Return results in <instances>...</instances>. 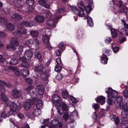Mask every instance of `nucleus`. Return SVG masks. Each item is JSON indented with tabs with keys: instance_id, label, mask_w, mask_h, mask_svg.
<instances>
[{
	"instance_id": "38",
	"label": "nucleus",
	"mask_w": 128,
	"mask_h": 128,
	"mask_svg": "<svg viewBox=\"0 0 128 128\" xmlns=\"http://www.w3.org/2000/svg\"><path fill=\"white\" fill-rule=\"evenodd\" d=\"M108 100L107 101L108 104L110 105H113L115 104V100L110 98V97H108Z\"/></svg>"
},
{
	"instance_id": "14",
	"label": "nucleus",
	"mask_w": 128,
	"mask_h": 128,
	"mask_svg": "<svg viewBox=\"0 0 128 128\" xmlns=\"http://www.w3.org/2000/svg\"><path fill=\"white\" fill-rule=\"evenodd\" d=\"M41 77L45 81H47L48 77L50 76L49 72L45 71L44 72H43L41 74Z\"/></svg>"
},
{
	"instance_id": "2",
	"label": "nucleus",
	"mask_w": 128,
	"mask_h": 128,
	"mask_svg": "<svg viewBox=\"0 0 128 128\" xmlns=\"http://www.w3.org/2000/svg\"><path fill=\"white\" fill-rule=\"evenodd\" d=\"M51 33L50 30L49 28H46L45 30V34L42 36V40L44 43L46 44H48L49 42L50 36Z\"/></svg>"
},
{
	"instance_id": "41",
	"label": "nucleus",
	"mask_w": 128,
	"mask_h": 128,
	"mask_svg": "<svg viewBox=\"0 0 128 128\" xmlns=\"http://www.w3.org/2000/svg\"><path fill=\"white\" fill-rule=\"evenodd\" d=\"M2 100L4 102H6L7 103L6 105H8L9 100L7 98V97L5 95L3 94L2 96Z\"/></svg>"
},
{
	"instance_id": "44",
	"label": "nucleus",
	"mask_w": 128,
	"mask_h": 128,
	"mask_svg": "<svg viewBox=\"0 0 128 128\" xmlns=\"http://www.w3.org/2000/svg\"><path fill=\"white\" fill-rule=\"evenodd\" d=\"M21 24L22 26L26 27H30L31 26L30 23L26 21L22 22Z\"/></svg>"
},
{
	"instance_id": "13",
	"label": "nucleus",
	"mask_w": 128,
	"mask_h": 128,
	"mask_svg": "<svg viewBox=\"0 0 128 128\" xmlns=\"http://www.w3.org/2000/svg\"><path fill=\"white\" fill-rule=\"evenodd\" d=\"M12 95L14 98H17L21 96L22 94L20 91L14 90L12 91Z\"/></svg>"
},
{
	"instance_id": "57",
	"label": "nucleus",
	"mask_w": 128,
	"mask_h": 128,
	"mask_svg": "<svg viewBox=\"0 0 128 128\" xmlns=\"http://www.w3.org/2000/svg\"><path fill=\"white\" fill-rule=\"evenodd\" d=\"M33 43V40L32 39H30L26 41L24 43L25 45L28 46L30 44H32Z\"/></svg>"
},
{
	"instance_id": "24",
	"label": "nucleus",
	"mask_w": 128,
	"mask_h": 128,
	"mask_svg": "<svg viewBox=\"0 0 128 128\" xmlns=\"http://www.w3.org/2000/svg\"><path fill=\"white\" fill-rule=\"evenodd\" d=\"M105 98L102 96H99L98 97L96 100L97 102L101 104L102 105L104 104L105 102Z\"/></svg>"
},
{
	"instance_id": "59",
	"label": "nucleus",
	"mask_w": 128,
	"mask_h": 128,
	"mask_svg": "<svg viewBox=\"0 0 128 128\" xmlns=\"http://www.w3.org/2000/svg\"><path fill=\"white\" fill-rule=\"evenodd\" d=\"M68 118L69 116L68 114L66 112L64 113L63 116V119L66 121L68 120Z\"/></svg>"
},
{
	"instance_id": "23",
	"label": "nucleus",
	"mask_w": 128,
	"mask_h": 128,
	"mask_svg": "<svg viewBox=\"0 0 128 128\" xmlns=\"http://www.w3.org/2000/svg\"><path fill=\"white\" fill-rule=\"evenodd\" d=\"M119 12L121 13H124L126 16L128 15V8L126 7H124L119 9Z\"/></svg>"
},
{
	"instance_id": "6",
	"label": "nucleus",
	"mask_w": 128,
	"mask_h": 128,
	"mask_svg": "<svg viewBox=\"0 0 128 128\" xmlns=\"http://www.w3.org/2000/svg\"><path fill=\"white\" fill-rule=\"evenodd\" d=\"M52 99L53 101L56 103L57 106L61 105L62 103V100L57 95L55 94L52 97Z\"/></svg>"
},
{
	"instance_id": "32",
	"label": "nucleus",
	"mask_w": 128,
	"mask_h": 128,
	"mask_svg": "<svg viewBox=\"0 0 128 128\" xmlns=\"http://www.w3.org/2000/svg\"><path fill=\"white\" fill-rule=\"evenodd\" d=\"M17 105L14 102H12L10 106V108L11 110L14 112H15L17 108Z\"/></svg>"
},
{
	"instance_id": "5",
	"label": "nucleus",
	"mask_w": 128,
	"mask_h": 128,
	"mask_svg": "<svg viewBox=\"0 0 128 128\" xmlns=\"http://www.w3.org/2000/svg\"><path fill=\"white\" fill-rule=\"evenodd\" d=\"M119 106L123 114H126L128 112V102H126L125 104L123 103L120 104Z\"/></svg>"
},
{
	"instance_id": "46",
	"label": "nucleus",
	"mask_w": 128,
	"mask_h": 128,
	"mask_svg": "<svg viewBox=\"0 0 128 128\" xmlns=\"http://www.w3.org/2000/svg\"><path fill=\"white\" fill-rule=\"evenodd\" d=\"M62 66L57 64L55 66L54 68L55 70L58 72H60L62 69Z\"/></svg>"
},
{
	"instance_id": "64",
	"label": "nucleus",
	"mask_w": 128,
	"mask_h": 128,
	"mask_svg": "<svg viewBox=\"0 0 128 128\" xmlns=\"http://www.w3.org/2000/svg\"><path fill=\"white\" fill-rule=\"evenodd\" d=\"M70 98L72 102L76 103H77L78 102V100L73 96H70Z\"/></svg>"
},
{
	"instance_id": "16",
	"label": "nucleus",
	"mask_w": 128,
	"mask_h": 128,
	"mask_svg": "<svg viewBox=\"0 0 128 128\" xmlns=\"http://www.w3.org/2000/svg\"><path fill=\"white\" fill-rule=\"evenodd\" d=\"M34 68L35 70L38 72H42L44 68L43 65L40 63L36 65Z\"/></svg>"
},
{
	"instance_id": "28",
	"label": "nucleus",
	"mask_w": 128,
	"mask_h": 128,
	"mask_svg": "<svg viewBox=\"0 0 128 128\" xmlns=\"http://www.w3.org/2000/svg\"><path fill=\"white\" fill-rule=\"evenodd\" d=\"M71 10L74 14L76 15H78L79 13V10L78 8L76 6H70Z\"/></svg>"
},
{
	"instance_id": "37",
	"label": "nucleus",
	"mask_w": 128,
	"mask_h": 128,
	"mask_svg": "<svg viewBox=\"0 0 128 128\" xmlns=\"http://www.w3.org/2000/svg\"><path fill=\"white\" fill-rule=\"evenodd\" d=\"M8 22V20L6 18L0 17V23L2 25H6Z\"/></svg>"
},
{
	"instance_id": "55",
	"label": "nucleus",
	"mask_w": 128,
	"mask_h": 128,
	"mask_svg": "<svg viewBox=\"0 0 128 128\" xmlns=\"http://www.w3.org/2000/svg\"><path fill=\"white\" fill-rule=\"evenodd\" d=\"M34 88V86L32 85L29 86L26 88L25 90L26 92L28 93L30 92L31 90Z\"/></svg>"
},
{
	"instance_id": "60",
	"label": "nucleus",
	"mask_w": 128,
	"mask_h": 128,
	"mask_svg": "<svg viewBox=\"0 0 128 128\" xmlns=\"http://www.w3.org/2000/svg\"><path fill=\"white\" fill-rule=\"evenodd\" d=\"M25 81L27 83L29 84H32L33 83V80L30 78H26Z\"/></svg>"
},
{
	"instance_id": "58",
	"label": "nucleus",
	"mask_w": 128,
	"mask_h": 128,
	"mask_svg": "<svg viewBox=\"0 0 128 128\" xmlns=\"http://www.w3.org/2000/svg\"><path fill=\"white\" fill-rule=\"evenodd\" d=\"M32 40H33V44H34L37 46L39 45L40 42L39 40L38 39L36 38H35L33 39Z\"/></svg>"
},
{
	"instance_id": "49",
	"label": "nucleus",
	"mask_w": 128,
	"mask_h": 128,
	"mask_svg": "<svg viewBox=\"0 0 128 128\" xmlns=\"http://www.w3.org/2000/svg\"><path fill=\"white\" fill-rule=\"evenodd\" d=\"M21 66H22L26 67L28 68L30 66V64L27 61H25L22 62L21 64Z\"/></svg>"
},
{
	"instance_id": "34",
	"label": "nucleus",
	"mask_w": 128,
	"mask_h": 128,
	"mask_svg": "<svg viewBox=\"0 0 128 128\" xmlns=\"http://www.w3.org/2000/svg\"><path fill=\"white\" fill-rule=\"evenodd\" d=\"M111 34L113 38H116L118 36L117 30H116L112 28L110 30Z\"/></svg>"
},
{
	"instance_id": "51",
	"label": "nucleus",
	"mask_w": 128,
	"mask_h": 128,
	"mask_svg": "<svg viewBox=\"0 0 128 128\" xmlns=\"http://www.w3.org/2000/svg\"><path fill=\"white\" fill-rule=\"evenodd\" d=\"M18 62V61L14 58H13L11 59L10 62V63L11 64L15 65Z\"/></svg>"
},
{
	"instance_id": "39",
	"label": "nucleus",
	"mask_w": 128,
	"mask_h": 128,
	"mask_svg": "<svg viewBox=\"0 0 128 128\" xmlns=\"http://www.w3.org/2000/svg\"><path fill=\"white\" fill-rule=\"evenodd\" d=\"M101 62L103 64H106L107 62L108 58L106 56H102L100 58Z\"/></svg>"
},
{
	"instance_id": "21",
	"label": "nucleus",
	"mask_w": 128,
	"mask_h": 128,
	"mask_svg": "<svg viewBox=\"0 0 128 128\" xmlns=\"http://www.w3.org/2000/svg\"><path fill=\"white\" fill-rule=\"evenodd\" d=\"M59 120L56 119H54L51 122L52 125L50 126L49 128H57V125L59 123Z\"/></svg>"
},
{
	"instance_id": "56",
	"label": "nucleus",
	"mask_w": 128,
	"mask_h": 128,
	"mask_svg": "<svg viewBox=\"0 0 128 128\" xmlns=\"http://www.w3.org/2000/svg\"><path fill=\"white\" fill-rule=\"evenodd\" d=\"M34 8L32 6L27 7L26 9V11L28 13H30L33 10Z\"/></svg>"
},
{
	"instance_id": "52",
	"label": "nucleus",
	"mask_w": 128,
	"mask_h": 128,
	"mask_svg": "<svg viewBox=\"0 0 128 128\" xmlns=\"http://www.w3.org/2000/svg\"><path fill=\"white\" fill-rule=\"evenodd\" d=\"M26 3L28 6H32L34 4V0H26Z\"/></svg>"
},
{
	"instance_id": "42",
	"label": "nucleus",
	"mask_w": 128,
	"mask_h": 128,
	"mask_svg": "<svg viewBox=\"0 0 128 128\" xmlns=\"http://www.w3.org/2000/svg\"><path fill=\"white\" fill-rule=\"evenodd\" d=\"M122 94L126 98V100L128 102V91L125 89L122 92Z\"/></svg>"
},
{
	"instance_id": "43",
	"label": "nucleus",
	"mask_w": 128,
	"mask_h": 128,
	"mask_svg": "<svg viewBox=\"0 0 128 128\" xmlns=\"http://www.w3.org/2000/svg\"><path fill=\"white\" fill-rule=\"evenodd\" d=\"M30 34L32 37H36L38 36V32L36 30L31 31Z\"/></svg>"
},
{
	"instance_id": "29",
	"label": "nucleus",
	"mask_w": 128,
	"mask_h": 128,
	"mask_svg": "<svg viewBox=\"0 0 128 128\" xmlns=\"http://www.w3.org/2000/svg\"><path fill=\"white\" fill-rule=\"evenodd\" d=\"M89 14L87 13L86 11V10H82L80 12L79 11V14H78L81 17H86V16L88 15Z\"/></svg>"
},
{
	"instance_id": "61",
	"label": "nucleus",
	"mask_w": 128,
	"mask_h": 128,
	"mask_svg": "<svg viewBox=\"0 0 128 128\" xmlns=\"http://www.w3.org/2000/svg\"><path fill=\"white\" fill-rule=\"evenodd\" d=\"M49 119H47L44 120V125L46 126H47L48 125H49L50 123V122H49Z\"/></svg>"
},
{
	"instance_id": "33",
	"label": "nucleus",
	"mask_w": 128,
	"mask_h": 128,
	"mask_svg": "<svg viewBox=\"0 0 128 128\" xmlns=\"http://www.w3.org/2000/svg\"><path fill=\"white\" fill-rule=\"evenodd\" d=\"M21 2L20 0H14V4L17 8H20L22 7L21 4Z\"/></svg>"
},
{
	"instance_id": "3",
	"label": "nucleus",
	"mask_w": 128,
	"mask_h": 128,
	"mask_svg": "<svg viewBox=\"0 0 128 128\" xmlns=\"http://www.w3.org/2000/svg\"><path fill=\"white\" fill-rule=\"evenodd\" d=\"M106 92L108 94V97L115 98L118 95V92L113 90L111 88H108Z\"/></svg>"
},
{
	"instance_id": "27",
	"label": "nucleus",
	"mask_w": 128,
	"mask_h": 128,
	"mask_svg": "<svg viewBox=\"0 0 128 128\" xmlns=\"http://www.w3.org/2000/svg\"><path fill=\"white\" fill-rule=\"evenodd\" d=\"M32 102H24L23 105V107L24 109L26 110H29L31 106V103L32 104Z\"/></svg>"
},
{
	"instance_id": "11",
	"label": "nucleus",
	"mask_w": 128,
	"mask_h": 128,
	"mask_svg": "<svg viewBox=\"0 0 128 128\" xmlns=\"http://www.w3.org/2000/svg\"><path fill=\"white\" fill-rule=\"evenodd\" d=\"M35 102H36V106L37 108L40 110L42 108L43 104L42 101L39 100L38 99L36 100L34 102H33V103H32V104H34Z\"/></svg>"
},
{
	"instance_id": "10",
	"label": "nucleus",
	"mask_w": 128,
	"mask_h": 128,
	"mask_svg": "<svg viewBox=\"0 0 128 128\" xmlns=\"http://www.w3.org/2000/svg\"><path fill=\"white\" fill-rule=\"evenodd\" d=\"M88 2V4L86 6V11L87 13L90 14V11L92 10V5L93 4V0H87Z\"/></svg>"
},
{
	"instance_id": "22",
	"label": "nucleus",
	"mask_w": 128,
	"mask_h": 128,
	"mask_svg": "<svg viewBox=\"0 0 128 128\" xmlns=\"http://www.w3.org/2000/svg\"><path fill=\"white\" fill-rule=\"evenodd\" d=\"M60 92L62 97L65 99H66L68 97V91L66 90H62L60 91Z\"/></svg>"
},
{
	"instance_id": "26",
	"label": "nucleus",
	"mask_w": 128,
	"mask_h": 128,
	"mask_svg": "<svg viewBox=\"0 0 128 128\" xmlns=\"http://www.w3.org/2000/svg\"><path fill=\"white\" fill-rule=\"evenodd\" d=\"M6 28L8 30L12 31L14 30L15 26L13 24L9 23L6 24Z\"/></svg>"
},
{
	"instance_id": "30",
	"label": "nucleus",
	"mask_w": 128,
	"mask_h": 128,
	"mask_svg": "<svg viewBox=\"0 0 128 128\" xmlns=\"http://www.w3.org/2000/svg\"><path fill=\"white\" fill-rule=\"evenodd\" d=\"M22 75L24 76H26L29 74V71L27 68L21 70Z\"/></svg>"
},
{
	"instance_id": "62",
	"label": "nucleus",
	"mask_w": 128,
	"mask_h": 128,
	"mask_svg": "<svg viewBox=\"0 0 128 128\" xmlns=\"http://www.w3.org/2000/svg\"><path fill=\"white\" fill-rule=\"evenodd\" d=\"M78 8L82 10H83L85 8V6L81 3H79L78 4Z\"/></svg>"
},
{
	"instance_id": "4",
	"label": "nucleus",
	"mask_w": 128,
	"mask_h": 128,
	"mask_svg": "<svg viewBox=\"0 0 128 128\" xmlns=\"http://www.w3.org/2000/svg\"><path fill=\"white\" fill-rule=\"evenodd\" d=\"M26 30L24 28H18L16 32H13V34L15 36L18 37L20 34H25L26 33Z\"/></svg>"
},
{
	"instance_id": "8",
	"label": "nucleus",
	"mask_w": 128,
	"mask_h": 128,
	"mask_svg": "<svg viewBox=\"0 0 128 128\" xmlns=\"http://www.w3.org/2000/svg\"><path fill=\"white\" fill-rule=\"evenodd\" d=\"M55 17L56 19L55 20L52 19H49L46 22V24L48 26L54 27L55 24L57 23V20L58 19L56 18L55 16Z\"/></svg>"
},
{
	"instance_id": "17",
	"label": "nucleus",
	"mask_w": 128,
	"mask_h": 128,
	"mask_svg": "<svg viewBox=\"0 0 128 128\" xmlns=\"http://www.w3.org/2000/svg\"><path fill=\"white\" fill-rule=\"evenodd\" d=\"M35 19L37 22L41 23L44 22V18L43 16L38 15L35 17Z\"/></svg>"
},
{
	"instance_id": "18",
	"label": "nucleus",
	"mask_w": 128,
	"mask_h": 128,
	"mask_svg": "<svg viewBox=\"0 0 128 128\" xmlns=\"http://www.w3.org/2000/svg\"><path fill=\"white\" fill-rule=\"evenodd\" d=\"M122 118L121 120L123 124H126L128 122V119L126 116V114H123V112H121Z\"/></svg>"
},
{
	"instance_id": "50",
	"label": "nucleus",
	"mask_w": 128,
	"mask_h": 128,
	"mask_svg": "<svg viewBox=\"0 0 128 128\" xmlns=\"http://www.w3.org/2000/svg\"><path fill=\"white\" fill-rule=\"evenodd\" d=\"M59 106L57 108L58 112L59 114L62 115L64 112V110L62 107L61 106Z\"/></svg>"
},
{
	"instance_id": "47",
	"label": "nucleus",
	"mask_w": 128,
	"mask_h": 128,
	"mask_svg": "<svg viewBox=\"0 0 128 128\" xmlns=\"http://www.w3.org/2000/svg\"><path fill=\"white\" fill-rule=\"evenodd\" d=\"M23 47L22 45H20L18 48L17 50H16L18 54L21 53L23 51Z\"/></svg>"
},
{
	"instance_id": "36",
	"label": "nucleus",
	"mask_w": 128,
	"mask_h": 128,
	"mask_svg": "<svg viewBox=\"0 0 128 128\" xmlns=\"http://www.w3.org/2000/svg\"><path fill=\"white\" fill-rule=\"evenodd\" d=\"M8 117V115H7L5 111H4L2 112L1 113L0 116V122L3 120L2 117L5 118Z\"/></svg>"
},
{
	"instance_id": "1",
	"label": "nucleus",
	"mask_w": 128,
	"mask_h": 128,
	"mask_svg": "<svg viewBox=\"0 0 128 128\" xmlns=\"http://www.w3.org/2000/svg\"><path fill=\"white\" fill-rule=\"evenodd\" d=\"M10 44L7 46L6 48L8 50L12 51L16 50L19 44V42L16 38H12L11 39Z\"/></svg>"
},
{
	"instance_id": "12",
	"label": "nucleus",
	"mask_w": 128,
	"mask_h": 128,
	"mask_svg": "<svg viewBox=\"0 0 128 128\" xmlns=\"http://www.w3.org/2000/svg\"><path fill=\"white\" fill-rule=\"evenodd\" d=\"M32 56V53L30 50H26L24 55V59L29 60Z\"/></svg>"
},
{
	"instance_id": "45",
	"label": "nucleus",
	"mask_w": 128,
	"mask_h": 128,
	"mask_svg": "<svg viewBox=\"0 0 128 128\" xmlns=\"http://www.w3.org/2000/svg\"><path fill=\"white\" fill-rule=\"evenodd\" d=\"M111 52V51L109 50H104L103 51V54L105 56H109Z\"/></svg>"
},
{
	"instance_id": "7",
	"label": "nucleus",
	"mask_w": 128,
	"mask_h": 128,
	"mask_svg": "<svg viewBox=\"0 0 128 128\" xmlns=\"http://www.w3.org/2000/svg\"><path fill=\"white\" fill-rule=\"evenodd\" d=\"M10 18L13 20L16 21H20L22 19V16L18 13H14Z\"/></svg>"
},
{
	"instance_id": "54",
	"label": "nucleus",
	"mask_w": 128,
	"mask_h": 128,
	"mask_svg": "<svg viewBox=\"0 0 128 128\" xmlns=\"http://www.w3.org/2000/svg\"><path fill=\"white\" fill-rule=\"evenodd\" d=\"M60 105V106H61L62 107V109H63L65 111H66L68 110V107L66 106V104L62 102L61 105Z\"/></svg>"
},
{
	"instance_id": "63",
	"label": "nucleus",
	"mask_w": 128,
	"mask_h": 128,
	"mask_svg": "<svg viewBox=\"0 0 128 128\" xmlns=\"http://www.w3.org/2000/svg\"><path fill=\"white\" fill-rule=\"evenodd\" d=\"M116 100L117 102H121L122 101V97L121 96H118L116 98Z\"/></svg>"
},
{
	"instance_id": "20",
	"label": "nucleus",
	"mask_w": 128,
	"mask_h": 128,
	"mask_svg": "<svg viewBox=\"0 0 128 128\" xmlns=\"http://www.w3.org/2000/svg\"><path fill=\"white\" fill-rule=\"evenodd\" d=\"M110 118L112 121H114L116 125H118L119 124L120 120L118 117H116L114 115L112 114L110 116Z\"/></svg>"
},
{
	"instance_id": "48",
	"label": "nucleus",
	"mask_w": 128,
	"mask_h": 128,
	"mask_svg": "<svg viewBox=\"0 0 128 128\" xmlns=\"http://www.w3.org/2000/svg\"><path fill=\"white\" fill-rule=\"evenodd\" d=\"M46 17L48 18H51L52 16V15L50 12L48 10H46L44 12Z\"/></svg>"
},
{
	"instance_id": "31",
	"label": "nucleus",
	"mask_w": 128,
	"mask_h": 128,
	"mask_svg": "<svg viewBox=\"0 0 128 128\" xmlns=\"http://www.w3.org/2000/svg\"><path fill=\"white\" fill-rule=\"evenodd\" d=\"M88 25L92 27L94 23L92 19L90 16H88L86 17Z\"/></svg>"
},
{
	"instance_id": "53",
	"label": "nucleus",
	"mask_w": 128,
	"mask_h": 128,
	"mask_svg": "<svg viewBox=\"0 0 128 128\" xmlns=\"http://www.w3.org/2000/svg\"><path fill=\"white\" fill-rule=\"evenodd\" d=\"M112 40L111 38L109 36H107L104 39L105 42L107 44H110Z\"/></svg>"
},
{
	"instance_id": "25",
	"label": "nucleus",
	"mask_w": 128,
	"mask_h": 128,
	"mask_svg": "<svg viewBox=\"0 0 128 128\" xmlns=\"http://www.w3.org/2000/svg\"><path fill=\"white\" fill-rule=\"evenodd\" d=\"M78 118V113L76 111H73L70 115V118L71 120H74Z\"/></svg>"
},
{
	"instance_id": "19",
	"label": "nucleus",
	"mask_w": 128,
	"mask_h": 128,
	"mask_svg": "<svg viewBox=\"0 0 128 128\" xmlns=\"http://www.w3.org/2000/svg\"><path fill=\"white\" fill-rule=\"evenodd\" d=\"M29 94L31 98L30 99L31 102L32 101L34 102L36 100L38 99V98H37V94H36L35 92H32L30 93Z\"/></svg>"
},
{
	"instance_id": "15",
	"label": "nucleus",
	"mask_w": 128,
	"mask_h": 128,
	"mask_svg": "<svg viewBox=\"0 0 128 128\" xmlns=\"http://www.w3.org/2000/svg\"><path fill=\"white\" fill-rule=\"evenodd\" d=\"M65 11V10L64 8H60L58 10V11H57L56 12V13L55 14V15L56 18L59 19L61 18L62 17V16L58 15V14H62L64 13Z\"/></svg>"
},
{
	"instance_id": "35",
	"label": "nucleus",
	"mask_w": 128,
	"mask_h": 128,
	"mask_svg": "<svg viewBox=\"0 0 128 128\" xmlns=\"http://www.w3.org/2000/svg\"><path fill=\"white\" fill-rule=\"evenodd\" d=\"M32 113L34 115L36 116H38L40 114L41 112L40 109L36 108L34 110Z\"/></svg>"
},
{
	"instance_id": "9",
	"label": "nucleus",
	"mask_w": 128,
	"mask_h": 128,
	"mask_svg": "<svg viewBox=\"0 0 128 128\" xmlns=\"http://www.w3.org/2000/svg\"><path fill=\"white\" fill-rule=\"evenodd\" d=\"M37 92L39 95H42L44 91V86L43 85H40L37 86L36 88Z\"/></svg>"
},
{
	"instance_id": "40",
	"label": "nucleus",
	"mask_w": 128,
	"mask_h": 128,
	"mask_svg": "<svg viewBox=\"0 0 128 128\" xmlns=\"http://www.w3.org/2000/svg\"><path fill=\"white\" fill-rule=\"evenodd\" d=\"M35 55L36 57L37 58L38 60L40 62H41L42 60V58L40 53L39 52H36Z\"/></svg>"
}]
</instances>
